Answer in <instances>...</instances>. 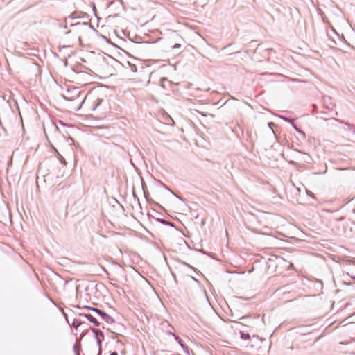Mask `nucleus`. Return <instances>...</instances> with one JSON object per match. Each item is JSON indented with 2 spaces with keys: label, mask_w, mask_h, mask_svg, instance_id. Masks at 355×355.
<instances>
[{
  "label": "nucleus",
  "mask_w": 355,
  "mask_h": 355,
  "mask_svg": "<svg viewBox=\"0 0 355 355\" xmlns=\"http://www.w3.org/2000/svg\"><path fill=\"white\" fill-rule=\"evenodd\" d=\"M103 102V98L97 93L89 92L83 101V104L89 107L92 110H96Z\"/></svg>",
  "instance_id": "nucleus-1"
},
{
  "label": "nucleus",
  "mask_w": 355,
  "mask_h": 355,
  "mask_svg": "<svg viewBox=\"0 0 355 355\" xmlns=\"http://www.w3.org/2000/svg\"><path fill=\"white\" fill-rule=\"evenodd\" d=\"M86 317L87 318V319L92 323L95 324L96 326H98V321L96 320V319L95 318H94L92 315L88 314V315H86Z\"/></svg>",
  "instance_id": "nucleus-2"
},
{
  "label": "nucleus",
  "mask_w": 355,
  "mask_h": 355,
  "mask_svg": "<svg viewBox=\"0 0 355 355\" xmlns=\"http://www.w3.org/2000/svg\"><path fill=\"white\" fill-rule=\"evenodd\" d=\"M241 338L244 340H248L250 339V336L247 333H241Z\"/></svg>",
  "instance_id": "nucleus-3"
},
{
  "label": "nucleus",
  "mask_w": 355,
  "mask_h": 355,
  "mask_svg": "<svg viewBox=\"0 0 355 355\" xmlns=\"http://www.w3.org/2000/svg\"><path fill=\"white\" fill-rule=\"evenodd\" d=\"M56 153H58V159L59 160L64 164V165H66V162H65V159H64V157L60 155L58 152L55 150Z\"/></svg>",
  "instance_id": "nucleus-4"
},
{
  "label": "nucleus",
  "mask_w": 355,
  "mask_h": 355,
  "mask_svg": "<svg viewBox=\"0 0 355 355\" xmlns=\"http://www.w3.org/2000/svg\"><path fill=\"white\" fill-rule=\"evenodd\" d=\"M181 46V45L180 44H175L173 48V49H177V48H180Z\"/></svg>",
  "instance_id": "nucleus-5"
},
{
  "label": "nucleus",
  "mask_w": 355,
  "mask_h": 355,
  "mask_svg": "<svg viewBox=\"0 0 355 355\" xmlns=\"http://www.w3.org/2000/svg\"><path fill=\"white\" fill-rule=\"evenodd\" d=\"M175 339H176L177 340H178L179 343H180L182 346H183V345H182V340H181L180 339H179V337H176V338H175Z\"/></svg>",
  "instance_id": "nucleus-6"
},
{
  "label": "nucleus",
  "mask_w": 355,
  "mask_h": 355,
  "mask_svg": "<svg viewBox=\"0 0 355 355\" xmlns=\"http://www.w3.org/2000/svg\"><path fill=\"white\" fill-rule=\"evenodd\" d=\"M110 355H118V354L116 352H113Z\"/></svg>",
  "instance_id": "nucleus-7"
},
{
  "label": "nucleus",
  "mask_w": 355,
  "mask_h": 355,
  "mask_svg": "<svg viewBox=\"0 0 355 355\" xmlns=\"http://www.w3.org/2000/svg\"><path fill=\"white\" fill-rule=\"evenodd\" d=\"M352 279L355 281V277H352Z\"/></svg>",
  "instance_id": "nucleus-8"
}]
</instances>
